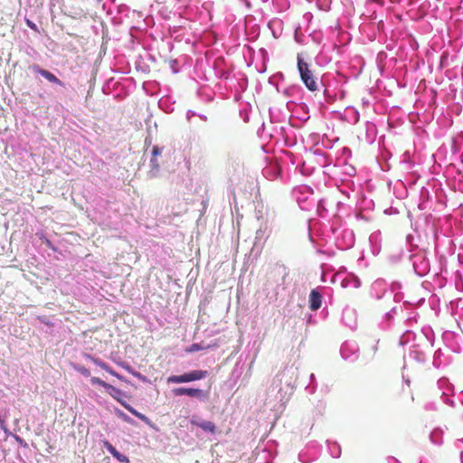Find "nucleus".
Returning <instances> with one entry per match:
<instances>
[{
    "mask_svg": "<svg viewBox=\"0 0 463 463\" xmlns=\"http://www.w3.org/2000/svg\"><path fill=\"white\" fill-rule=\"evenodd\" d=\"M85 357H86V359L90 360V362H92L94 364L100 367L101 369H103V370L108 369V364L106 363H104L103 361H101L99 358L94 357L91 354H85Z\"/></svg>",
    "mask_w": 463,
    "mask_h": 463,
    "instance_id": "nucleus-19",
    "label": "nucleus"
},
{
    "mask_svg": "<svg viewBox=\"0 0 463 463\" xmlns=\"http://www.w3.org/2000/svg\"><path fill=\"white\" fill-rule=\"evenodd\" d=\"M208 372L204 370H194L181 375H170L167 383H184L204 379Z\"/></svg>",
    "mask_w": 463,
    "mask_h": 463,
    "instance_id": "nucleus-6",
    "label": "nucleus"
},
{
    "mask_svg": "<svg viewBox=\"0 0 463 463\" xmlns=\"http://www.w3.org/2000/svg\"><path fill=\"white\" fill-rule=\"evenodd\" d=\"M104 448L119 462L122 463H129V459L127 456L121 454L119 451L116 449V448L110 444L108 440L103 441Z\"/></svg>",
    "mask_w": 463,
    "mask_h": 463,
    "instance_id": "nucleus-13",
    "label": "nucleus"
},
{
    "mask_svg": "<svg viewBox=\"0 0 463 463\" xmlns=\"http://www.w3.org/2000/svg\"><path fill=\"white\" fill-rule=\"evenodd\" d=\"M276 171H277V173H276V176L279 175V169H277Z\"/></svg>",
    "mask_w": 463,
    "mask_h": 463,
    "instance_id": "nucleus-41",
    "label": "nucleus"
},
{
    "mask_svg": "<svg viewBox=\"0 0 463 463\" xmlns=\"http://www.w3.org/2000/svg\"><path fill=\"white\" fill-rule=\"evenodd\" d=\"M150 164H151V166H152V171L153 172L154 170L156 172L158 171V168H159V165L157 164V160H156V157H153L151 158L150 160Z\"/></svg>",
    "mask_w": 463,
    "mask_h": 463,
    "instance_id": "nucleus-27",
    "label": "nucleus"
},
{
    "mask_svg": "<svg viewBox=\"0 0 463 463\" xmlns=\"http://www.w3.org/2000/svg\"><path fill=\"white\" fill-rule=\"evenodd\" d=\"M379 236V233L378 232H374L373 233L371 236H370V241H373L374 240H376Z\"/></svg>",
    "mask_w": 463,
    "mask_h": 463,
    "instance_id": "nucleus-33",
    "label": "nucleus"
},
{
    "mask_svg": "<svg viewBox=\"0 0 463 463\" xmlns=\"http://www.w3.org/2000/svg\"><path fill=\"white\" fill-rule=\"evenodd\" d=\"M423 335L420 336V342L413 345L409 352V356L419 363H424L427 360L428 354L433 346V335L430 328L422 330Z\"/></svg>",
    "mask_w": 463,
    "mask_h": 463,
    "instance_id": "nucleus-3",
    "label": "nucleus"
},
{
    "mask_svg": "<svg viewBox=\"0 0 463 463\" xmlns=\"http://www.w3.org/2000/svg\"><path fill=\"white\" fill-rule=\"evenodd\" d=\"M197 117H199L203 121H207L208 120L207 116H205L203 114H197Z\"/></svg>",
    "mask_w": 463,
    "mask_h": 463,
    "instance_id": "nucleus-34",
    "label": "nucleus"
},
{
    "mask_svg": "<svg viewBox=\"0 0 463 463\" xmlns=\"http://www.w3.org/2000/svg\"><path fill=\"white\" fill-rule=\"evenodd\" d=\"M114 413L119 418L121 419L123 421L127 422V423H129V424H135V420L133 419H131L128 415H127L124 411H122L120 409L118 408H115L114 409Z\"/></svg>",
    "mask_w": 463,
    "mask_h": 463,
    "instance_id": "nucleus-17",
    "label": "nucleus"
},
{
    "mask_svg": "<svg viewBox=\"0 0 463 463\" xmlns=\"http://www.w3.org/2000/svg\"><path fill=\"white\" fill-rule=\"evenodd\" d=\"M430 439L431 442L436 444V445L441 444V442H442V440H441V431L439 430H433L430 433Z\"/></svg>",
    "mask_w": 463,
    "mask_h": 463,
    "instance_id": "nucleus-21",
    "label": "nucleus"
},
{
    "mask_svg": "<svg viewBox=\"0 0 463 463\" xmlns=\"http://www.w3.org/2000/svg\"><path fill=\"white\" fill-rule=\"evenodd\" d=\"M443 353L440 349L435 351L433 354L432 364L435 368H440L443 365Z\"/></svg>",
    "mask_w": 463,
    "mask_h": 463,
    "instance_id": "nucleus-16",
    "label": "nucleus"
},
{
    "mask_svg": "<svg viewBox=\"0 0 463 463\" xmlns=\"http://www.w3.org/2000/svg\"><path fill=\"white\" fill-rule=\"evenodd\" d=\"M105 371L108 372L109 373H110L111 375L117 377L118 379L123 380V377L120 374H118L117 372H115L110 366L108 365V369H106Z\"/></svg>",
    "mask_w": 463,
    "mask_h": 463,
    "instance_id": "nucleus-26",
    "label": "nucleus"
},
{
    "mask_svg": "<svg viewBox=\"0 0 463 463\" xmlns=\"http://www.w3.org/2000/svg\"><path fill=\"white\" fill-rule=\"evenodd\" d=\"M41 321H42V322H43V323H45V324H47V325L49 324L46 320H44V319H43V318H41Z\"/></svg>",
    "mask_w": 463,
    "mask_h": 463,
    "instance_id": "nucleus-40",
    "label": "nucleus"
},
{
    "mask_svg": "<svg viewBox=\"0 0 463 463\" xmlns=\"http://www.w3.org/2000/svg\"><path fill=\"white\" fill-rule=\"evenodd\" d=\"M15 439H16L17 442H22L23 441V439L20 437H18V436H16Z\"/></svg>",
    "mask_w": 463,
    "mask_h": 463,
    "instance_id": "nucleus-38",
    "label": "nucleus"
},
{
    "mask_svg": "<svg viewBox=\"0 0 463 463\" xmlns=\"http://www.w3.org/2000/svg\"><path fill=\"white\" fill-rule=\"evenodd\" d=\"M309 378L310 383L306 387V390L308 393L313 394L317 390L316 376L314 373H311Z\"/></svg>",
    "mask_w": 463,
    "mask_h": 463,
    "instance_id": "nucleus-22",
    "label": "nucleus"
},
{
    "mask_svg": "<svg viewBox=\"0 0 463 463\" xmlns=\"http://www.w3.org/2000/svg\"><path fill=\"white\" fill-rule=\"evenodd\" d=\"M359 347L354 341L345 342L340 348L341 356L345 360L351 362L355 361L358 358Z\"/></svg>",
    "mask_w": 463,
    "mask_h": 463,
    "instance_id": "nucleus-9",
    "label": "nucleus"
},
{
    "mask_svg": "<svg viewBox=\"0 0 463 463\" xmlns=\"http://www.w3.org/2000/svg\"><path fill=\"white\" fill-rule=\"evenodd\" d=\"M90 383L92 385H99V386H102L103 388H105L106 390L108 389V387L109 386V383H105L104 381H102L101 379L98 378V377H91L90 378Z\"/></svg>",
    "mask_w": 463,
    "mask_h": 463,
    "instance_id": "nucleus-23",
    "label": "nucleus"
},
{
    "mask_svg": "<svg viewBox=\"0 0 463 463\" xmlns=\"http://www.w3.org/2000/svg\"><path fill=\"white\" fill-rule=\"evenodd\" d=\"M335 244L340 250H347L354 244V234L351 230L342 231L336 237Z\"/></svg>",
    "mask_w": 463,
    "mask_h": 463,
    "instance_id": "nucleus-10",
    "label": "nucleus"
},
{
    "mask_svg": "<svg viewBox=\"0 0 463 463\" xmlns=\"http://www.w3.org/2000/svg\"><path fill=\"white\" fill-rule=\"evenodd\" d=\"M295 383V369L288 367L280 371L273 379L269 389L270 394H275V399L279 403L278 409L284 406L289 400Z\"/></svg>",
    "mask_w": 463,
    "mask_h": 463,
    "instance_id": "nucleus-1",
    "label": "nucleus"
},
{
    "mask_svg": "<svg viewBox=\"0 0 463 463\" xmlns=\"http://www.w3.org/2000/svg\"><path fill=\"white\" fill-rule=\"evenodd\" d=\"M160 153H161V148L158 147L157 146H155L152 149L153 157H156V156L159 155Z\"/></svg>",
    "mask_w": 463,
    "mask_h": 463,
    "instance_id": "nucleus-30",
    "label": "nucleus"
},
{
    "mask_svg": "<svg viewBox=\"0 0 463 463\" xmlns=\"http://www.w3.org/2000/svg\"><path fill=\"white\" fill-rule=\"evenodd\" d=\"M297 67L302 82L307 89L312 92L318 90L317 79L314 76L313 71L310 70V65L306 62L301 54H298Z\"/></svg>",
    "mask_w": 463,
    "mask_h": 463,
    "instance_id": "nucleus-4",
    "label": "nucleus"
},
{
    "mask_svg": "<svg viewBox=\"0 0 463 463\" xmlns=\"http://www.w3.org/2000/svg\"><path fill=\"white\" fill-rule=\"evenodd\" d=\"M255 217L260 222L255 233V244H263L270 236L276 221V212L262 202L255 206Z\"/></svg>",
    "mask_w": 463,
    "mask_h": 463,
    "instance_id": "nucleus-2",
    "label": "nucleus"
},
{
    "mask_svg": "<svg viewBox=\"0 0 463 463\" xmlns=\"http://www.w3.org/2000/svg\"><path fill=\"white\" fill-rule=\"evenodd\" d=\"M175 396L187 395L202 402H206L209 398V392L198 388L178 387L172 390Z\"/></svg>",
    "mask_w": 463,
    "mask_h": 463,
    "instance_id": "nucleus-8",
    "label": "nucleus"
},
{
    "mask_svg": "<svg viewBox=\"0 0 463 463\" xmlns=\"http://www.w3.org/2000/svg\"><path fill=\"white\" fill-rule=\"evenodd\" d=\"M328 449L330 451V454L333 458H339L341 455V448L336 442H332L328 444Z\"/></svg>",
    "mask_w": 463,
    "mask_h": 463,
    "instance_id": "nucleus-18",
    "label": "nucleus"
},
{
    "mask_svg": "<svg viewBox=\"0 0 463 463\" xmlns=\"http://www.w3.org/2000/svg\"><path fill=\"white\" fill-rule=\"evenodd\" d=\"M414 318H415L414 317H409L407 318V322H408V323H410V324H411V323H412V321L414 320Z\"/></svg>",
    "mask_w": 463,
    "mask_h": 463,
    "instance_id": "nucleus-37",
    "label": "nucleus"
},
{
    "mask_svg": "<svg viewBox=\"0 0 463 463\" xmlns=\"http://www.w3.org/2000/svg\"><path fill=\"white\" fill-rule=\"evenodd\" d=\"M75 369L83 376L89 377L90 376V372L89 369L85 368L84 366L78 365L75 367Z\"/></svg>",
    "mask_w": 463,
    "mask_h": 463,
    "instance_id": "nucleus-24",
    "label": "nucleus"
},
{
    "mask_svg": "<svg viewBox=\"0 0 463 463\" xmlns=\"http://www.w3.org/2000/svg\"><path fill=\"white\" fill-rule=\"evenodd\" d=\"M439 389L441 391V398L444 403L453 405V400L450 396L453 394V385L446 377H441L437 382Z\"/></svg>",
    "mask_w": 463,
    "mask_h": 463,
    "instance_id": "nucleus-11",
    "label": "nucleus"
},
{
    "mask_svg": "<svg viewBox=\"0 0 463 463\" xmlns=\"http://www.w3.org/2000/svg\"><path fill=\"white\" fill-rule=\"evenodd\" d=\"M122 367L127 370L128 373H130L132 374V373H134L135 371L128 365V364H121Z\"/></svg>",
    "mask_w": 463,
    "mask_h": 463,
    "instance_id": "nucleus-31",
    "label": "nucleus"
},
{
    "mask_svg": "<svg viewBox=\"0 0 463 463\" xmlns=\"http://www.w3.org/2000/svg\"><path fill=\"white\" fill-rule=\"evenodd\" d=\"M204 349V347L201 345V344H193L188 351L189 352H197V351H200V350H203Z\"/></svg>",
    "mask_w": 463,
    "mask_h": 463,
    "instance_id": "nucleus-25",
    "label": "nucleus"
},
{
    "mask_svg": "<svg viewBox=\"0 0 463 463\" xmlns=\"http://www.w3.org/2000/svg\"><path fill=\"white\" fill-rule=\"evenodd\" d=\"M108 393L113 397L117 402H118L125 409H127L131 414L141 420L142 421L146 423H149V419L142 414L141 412L137 411L135 408H133L129 403H128L126 401L122 400V396L125 395V393L118 388H116L109 384V386L107 389Z\"/></svg>",
    "mask_w": 463,
    "mask_h": 463,
    "instance_id": "nucleus-5",
    "label": "nucleus"
},
{
    "mask_svg": "<svg viewBox=\"0 0 463 463\" xmlns=\"http://www.w3.org/2000/svg\"><path fill=\"white\" fill-rule=\"evenodd\" d=\"M359 286H360V281H359L358 279H355V280H354V287L358 288Z\"/></svg>",
    "mask_w": 463,
    "mask_h": 463,
    "instance_id": "nucleus-36",
    "label": "nucleus"
},
{
    "mask_svg": "<svg viewBox=\"0 0 463 463\" xmlns=\"http://www.w3.org/2000/svg\"><path fill=\"white\" fill-rule=\"evenodd\" d=\"M411 261L415 273L420 276H425L430 270V262L422 251L416 252L411 256Z\"/></svg>",
    "mask_w": 463,
    "mask_h": 463,
    "instance_id": "nucleus-7",
    "label": "nucleus"
},
{
    "mask_svg": "<svg viewBox=\"0 0 463 463\" xmlns=\"http://www.w3.org/2000/svg\"><path fill=\"white\" fill-rule=\"evenodd\" d=\"M132 374H133L134 376H136L137 378H138V379L145 380V377H144V376H142V374H141L140 373L134 372V373H132Z\"/></svg>",
    "mask_w": 463,
    "mask_h": 463,
    "instance_id": "nucleus-32",
    "label": "nucleus"
},
{
    "mask_svg": "<svg viewBox=\"0 0 463 463\" xmlns=\"http://www.w3.org/2000/svg\"><path fill=\"white\" fill-rule=\"evenodd\" d=\"M194 116H197V113L194 110H191L189 109L187 112H186V118L188 121H191L192 118L194 117Z\"/></svg>",
    "mask_w": 463,
    "mask_h": 463,
    "instance_id": "nucleus-29",
    "label": "nucleus"
},
{
    "mask_svg": "<svg viewBox=\"0 0 463 463\" xmlns=\"http://www.w3.org/2000/svg\"><path fill=\"white\" fill-rule=\"evenodd\" d=\"M322 303V296L317 289H312L309 295V307L315 311L320 308Z\"/></svg>",
    "mask_w": 463,
    "mask_h": 463,
    "instance_id": "nucleus-15",
    "label": "nucleus"
},
{
    "mask_svg": "<svg viewBox=\"0 0 463 463\" xmlns=\"http://www.w3.org/2000/svg\"><path fill=\"white\" fill-rule=\"evenodd\" d=\"M377 344H378V341L376 342V344L374 345H373L372 347V350H373V353L374 354L376 351H377Z\"/></svg>",
    "mask_w": 463,
    "mask_h": 463,
    "instance_id": "nucleus-35",
    "label": "nucleus"
},
{
    "mask_svg": "<svg viewBox=\"0 0 463 463\" xmlns=\"http://www.w3.org/2000/svg\"><path fill=\"white\" fill-rule=\"evenodd\" d=\"M26 24L29 28H31L32 30L35 31V32H38V27L37 25L32 22L31 20L27 19L26 20Z\"/></svg>",
    "mask_w": 463,
    "mask_h": 463,
    "instance_id": "nucleus-28",
    "label": "nucleus"
},
{
    "mask_svg": "<svg viewBox=\"0 0 463 463\" xmlns=\"http://www.w3.org/2000/svg\"><path fill=\"white\" fill-rule=\"evenodd\" d=\"M32 70L35 73H37V74L41 75L42 77H43L44 79H46L49 82L59 85L61 87H64V83L60 79H58L51 71L41 68L39 65H37V64L33 65Z\"/></svg>",
    "mask_w": 463,
    "mask_h": 463,
    "instance_id": "nucleus-12",
    "label": "nucleus"
},
{
    "mask_svg": "<svg viewBox=\"0 0 463 463\" xmlns=\"http://www.w3.org/2000/svg\"><path fill=\"white\" fill-rule=\"evenodd\" d=\"M192 425L197 426L203 430L210 433H214L216 426L213 421L210 420H199L194 417L191 420Z\"/></svg>",
    "mask_w": 463,
    "mask_h": 463,
    "instance_id": "nucleus-14",
    "label": "nucleus"
},
{
    "mask_svg": "<svg viewBox=\"0 0 463 463\" xmlns=\"http://www.w3.org/2000/svg\"><path fill=\"white\" fill-rule=\"evenodd\" d=\"M460 460H461V463H463V452L460 453Z\"/></svg>",
    "mask_w": 463,
    "mask_h": 463,
    "instance_id": "nucleus-39",
    "label": "nucleus"
},
{
    "mask_svg": "<svg viewBox=\"0 0 463 463\" xmlns=\"http://www.w3.org/2000/svg\"><path fill=\"white\" fill-rule=\"evenodd\" d=\"M414 338H415V334L412 331H411V330H407L401 336L400 344L402 345H404L408 344L411 339H414Z\"/></svg>",
    "mask_w": 463,
    "mask_h": 463,
    "instance_id": "nucleus-20",
    "label": "nucleus"
}]
</instances>
